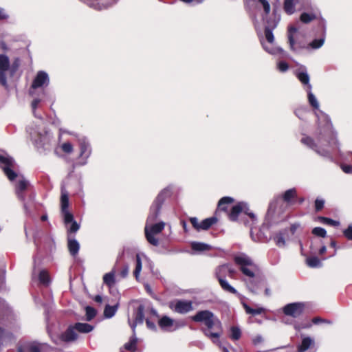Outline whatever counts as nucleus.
Segmentation results:
<instances>
[{"instance_id": "1", "label": "nucleus", "mask_w": 352, "mask_h": 352, "mask_svg": "<svg viewBox=\"0 0 352 352\" xmlns=\"http://www.w3.org/2000/svg\"><path fill=\"white\" fill-rule=\"evenodd\" d=\"M315 135L317 142L309 136L302 138L300 142L322 157H330L331 151L333 149H337L340 152V144L337 140L336 133L327 115H323L318 119V127Z\"/></svg>"}, {"instance_id": "2", "label": "nucleus", "mask_w": 352, "mask_h": 352, "mask_svg": "<svg viewBox=\"0 0 352 352\" xmlns=\"http://www.w3.org/2000/svg\"><path fill=\"white\" fill-rule=\"evenodd\" d=\"M234 261L244 276L243 281L248 289L254 294H258L265 285V280L257 274V265L244 253L234 255Z\"/></svg>"}, {"instance_id": "3", "label": "nucleus", "mask_w": 352, "mask_h": 352, "mask_svg": "<svg viewBox=\"0 0 352 352\" xmlns=\"http://www.w3.org/2000/svg\"><path fill=\"white\" fill-rule=\"evenodd\" d=\"M191 320L196 322H203L205 327L201 331L204 336L210 338L213 343H219V338L222 333V324L221 321L209 310H201L191 316Z\"/></svg>"}, {"instance_id": "4", "label": "nucleus", "mask_w": 352, "mask_h": 352, "mask_svg": "<svg viewBox=\"0 0 352 352\" xmlns=\"http://www.w3.org/2000/svg\"><path fill=\"white\" fill-rule=\"evenodd\" d=\"M28 132L39 153L46 155L55 148L56 140L45 129L38 127L28 129Z\"/></svg>"}, {"instance_id": "5", "label": "nucleus", "mask_w": 352, "mask_h": 352, "mask_svg": "<svg viewBox=\"0 0 352 352\" xmlns=\"http://www.w3.org/2000/svg\"><path fill=\"white\" fill-rule=\"evenodd\" d=\"M50 82L48 74L43 71H39L34 79L33 80L31 88L30 89V94L34 97L31 106L34 116L36 118L42 119V116L36 112V109L38 104L44 100L45 96V91H41L38 94L36 89L42 87L44 85H48Z\"/></svg>"}, {"instance_id": "6", "label": "nucleus", "mask_w": 352, "mask_h": 352, "mask_svg": "<svg viewBox=\"0 0 352 352\" xmlns=\"http://www.w3.org/2000/svg\"><path fill=\"white\" fill-rule=\"evenodd\" d=\"M17 198L23 202L26 214L31 216L35 208V195L30 190V183L25 179H20L15 186Z\"/></svg>"}, {"instance_id": "7", "label": "nucleus", "mask_w": 352, "mask_h": 352, "mask_svg": "<svg viewBox=\"0 0 352 352\" xmlns=\"http://www.w3.org/2000/svg\"><path fill=\"white\" fill-rule=\"evenodd\" d=\"M173 188V185H168L159 192L150 208L148 214L149 221L157 220L165 199L171 196Z\"/></svg>"}, {"instance_id": "8", "label": "nucleus", "mask_w": 352, "mask_h": 352, "mask_svg": "<svg viewBox=\"0 0 352 352\" xmlns=\"http://www.w3.org/2000/svg\"><path fill=\"white\" fill-rule=\"evenodd\" d=\"M155 221H149L148 217H147L144 232L147 241L154 246H157L159 245V240L154 235L160 233L164 230L165 223L163 221L153 223Z\"/></svg>"}, {"instance_id": "9", "label": "nucleus", "mask_w": 352, "mask_h": 352, "mask_svg": "<svg viewBox=\"0 0 352 352\" xmlns=\"http://www.w3.org/2000/svg\"><path fill=\"white\" fill-rule=\"evenodd\" d=\"M265 36L268 43H261L263 49L269 54L278 56L279 58L287 56V53L280 47L274 46V36L273 30L270 28H265Z\"/></svg>"}, {"instance_id": "10", "label": "nucleus", "mask_w": 352, "mask_h": 352, "mask_svg": "<svg viewBox=\"0 0 352 352\" xmlns=\"http://www.w3.org/2000/svg\"><path fill=\"white\" fill-rule=\"evenodd\" d=\"M76 137L80 150L77 164L85 166L87 164L88 159L92 153L91 145L87 137L84 135H77Z\"/></svg>"}, {"instance_id": "11", "label": "nucleus", "mask_w": 352, "mask_h": 352, "mask_svg": "<svg viewBox=\"0 0 352 352\" xmlns=\"http://www.w3.org/2000/svg\"><path fill=\"white\" fill-rule=\"evenodd\" d=\"M14 165L15 161L11 156L6 153H0V168L10 181L14 180L17 177V174L13 170Z\"/></svg>"}, {"instance_id": "12", "label": "nucleus", "mask_w": 352, "mask_h": 352, "mask_svg": "<svg viewBox=\"0 0 352 352\" xmlns=\"http://www.w3.org/2000/svg\"><path fill=\"white\" fill-rule=\"evenodd\" d=\"M285 219L284 215V209L283 206H278L277 201H272L270 204L267 214L266 219L270 223H276L282 221Z\"/></svg>"}, {"instance_id": "13", "label": "nucleus", "mask_w": 352, "mask_h": 352, "mask_svg": "<svg viewBox=\"0 0 352 352\" xmlns=\"http://www.w3.org/2000/svg\"><path fill=\"white\" fill-rule=\"evenodd\" d=\"M298 32V29L294 25H289L287 29V38L290 50L295 52H298L304 49H309L307 44L303 41L295 39V34Z\"/></svg>"}, {"instance_id": "14", "label": "nucleus", "mask_w": 352, "mask_h": 352, "mask_svg": "<svg viewBox=\"0 0 352 352\" xmlns=\"http://www.w3.org/2000/svg\"><path fill=\"white\" fill-rule=\"evenodd\" d=\"M8 80H10V59L6 54H0V84L8 89Z\"/></svg>"}, {"instance_id": "15", "label": "nucleus", "mask_w": 352, "mask_h": 352, "mask_svg": "<svg viewBox=\"0 0 352 352\" xmlns=\"http://www.w3.org/2000/svg\"><path fill=\"white\" fill-rule=\"evenodd\" d=\"M74 326H70L68 329L60 336H53L48 331V333L56 344H60L62 342H69L74 341L77 339L78 335L76 333Z\"/></svg>"}, {"instance_id": "16", "label": "nucleus", "mask_w": 352, "mask_h": 352, "mask_svg": "<svg viewBox=\"0 0 352 352\" xmlns=\"http://www.w3.org/2000/svg\"><path fill=\"white\" fill-rule=\"evenodd\" d=\"M144 305L141 304L138 305V307L134 310L133 313V320L131 322V319L129 318H128L129 324L130 325L134 334L137 325L144 322Z\"/></svg>"}, {"instance_id": "17", "label": "nucleus", "mask_w": 352, "mask_h": 352, "mask_svg": "<svg viewBox=\"0 0 352 352\" xmlns=\"http://www.w3.org/2000/svg\"><path fill=\"white\" fill-rule=\"evenodd\" d=\"M170 308L180 314H187L193 309L192 301L185 300H177L175 303L171 302Z\"/></svg>"}, {"instance_id": "18", "label": "nucleus", "mask_w": 352, "mask_h": 352, "mask_svg": "<svg viewBox=\"0 0 352 352\" xmlns=\"http://www.w3.org/2000/svg\"><path fill=\"white\" fill-rule=\"evenodd\" d=\"M189 221L192 227L198 232L201 230H208L213 224L217 221V219L214 217L205 219L201 222H199L197 217H190Z\"/></svg>"}, {"instance_id": "19", "label": "nucleus", "mask_w": 352, "mask_h": 352, "mask_svg": "<svg viewBox=\"0 0 352 352\" xmlns=\"http://www.w3.org/2000/svg\"><path fill=\"white\" fill-rule=\"evenodd\" d=\"M305 304L302 302H293L286 305L283 307V313L293 318L300 316L304 310Z\"/></svg>"}, {"instance_id": "20", "label": "nucleus", "mask_w": 352, "mask_h": 352, "mask_svg": "<svg viewBox=\"0 0 352 352\" xmlns=\"http://www.w3.org/2000/svg\"><path fill=\"white\" fill-rule=\"evenodd\" d=\"M296 76L299 81L302 84L305 90L312 89V85L310 84V77L307 73V70L305 66L300 65L295 72Z\"/></svg>"}, {"instance_id": "21", "label": "nucleus", "mask_w": 352, "mask_h": 352, "mask_svg": "<svg viewBox=\"0 0 352 352\" xmlns=\"http://www.w3.org/2000/svg\"><path fill=\"white\" fill-rule=\"evenodd\" d=\"M245 209L248 210V205L245 202H239L234 206L229 213V219L235 221L237 220L239 214L244 211Z\"/></svg>"}, {"instance_id": "22", "label": "nucleus", "mask_w": 352, "mask_h": 352, "mask_svg": "<svg viewBox=\"0 0 352 352\" xmlns=\"http://www.w3.org/2000/svg\"><path fill=\"white\" fill-rule=\"evenodd\" d=\"M175 320L167 316H163L158 321L159 327L164 331L173 332Z\"/></svg>"}, {"instance_id": "23", "label": "nucleus", "mask_w": 352, "mask_h": 352, "mask_svg": "<svg viewBox=\"0 0 352 352\" xmlns=\"http://www.w3.org/2000/svg\"><path fill=\"white\" fill-rule=\"evenodd\" d=\"M8 309V307L6 301L3 299L0 298V320L3 319V316L7 313ZM5 330L3 328L0 327V350L1 349L3 346L2 340L5 337Z\"/></svg>"}, {"instance_id": "24", "label": "nucleus", "mask_w": 352, "mask_h": 352, "mask_svg": "<svg viewBox=\"0 0 352 352\" xmlns=\"http://www.w3.org/2000/svg\"><path fill=\"white\" fill-rule=\"evenodd\" d=\"M67 248L71 256L74 257L78 254L80 244L74 236L67 237Z\"/></svg>"}, {"instance_id": "25", "label": "nucleus", "mask_w": 352, "mask_h": 352, "mask_svg": "<svg viewBox=\"0 0 352 352\" xmlns=\"http://www.w3.org/2000/svg\"><path fill=\"white\" fill-rule=\"evenodd\" d=\"M288 234V229L285 228L282 230H280L278 232L276 233L273 239L276 243V245L280 248H283L285 245V237Z\"/></svg>"}, {"instance_id": "26", "label": "nucleus", "mask_w": 352, "mask_h": 352, "mask_svg": "<svg viewBox=\"0 0 352 352\" xmlns=\"http://www.w3.org/2000/svg\"><path fill=\"white\" fill-rule=\"evenodd\" d=\"M43 249L46 254H52L56 249V244L54 239L50 236L44 238Z\"/></svg>"}, {"instance_id": "27", "label": "nucleus", "mask_w": 352, "mask_h": 352, "mask_svg": "<svg viewBox=\"0 0 352 352\" xmlns=\"http://www.w3.org/2000/svg\"><path fill=\"white\" fill-rule=\"evenodd\" d=\"M283 200L287 204H294V199L297 197V190L295 188L287 190L281 195Z\"/></svg>"}, {"instance_id": "28", "label": "nucleus", "mask_w": 352, "mask_h": 352, "mask_svg": "<svg viewBox=\"0 0 352 352\" xmlns=\"http://www.w3.org/2000/svg\"><path fill=\"white\" fill-rule=\"evenodd\" d=\"M302 0H284L283 3V9L285 12L291 15L294 14L296 11V6Z\"/></svg>"}, {"instance_id": "29", "label": "nucleus", "mask_w": 352, "mask_h": 352, "mask_svg": "<svg viewBox=\"0 0 352 352\" xmlns=\"http://www.w3.org/2000/svg\"><path fill=\"white\" fill-rule=\"evenodd\" d=\"M69 201L67 191L65 188H61L60 210L61 211L69 210Z\"/></svg>"}, {"instance_id": "30", "label": "nucleus", "mask_w": 352, "mask_h": 352, "mask_svg": "<svg viewBox=\"0 0 352 352\" xmlns=\"http://www.w3.org/2000/svg\"><path fill=\"white\" fill-rule=\"evenodd\" d=\"M314 344V340L310 337L302 338L301 344L298 346V352H305Z\"/></svg>"}, {"instance_id": "31", "label": "nucleus", "mask_w": 352, "mask_h": 352, "mask_svg": "<svg viewBox=\"0 0 352 352\" xmlns=\"http://www.w3.org/2000/svg\"><path fill=\"white\" fill-rule=\"evenodd\" d=\"M312 89H310L309 87V89L305 90L307 94V99L309 104L315 109H318L320 107L319 102L315 96V95L311 91Z\"/></svg>"}, {"instance_id": "32", "label": "nucleus", "mask_w": 352, "mask_h": 352, "mask_svg": "<svg viewBox=\"0 0 352 352\" xmlns=\"http://www.w3.org/2000/svg\"><path fill=\"white\" fill-rule=\"evenodd\" d=\"M43 344H40L36 342H30L24 344V348L27 352H41V346Z\"/></svg>"}, {"instance_id": "33", "label": "nucleus", "mask_w": 352, "mask_h": 352, "mask_svg": "<svg viewBox=\"0 0 352 352\" xmlns=\"http://www.w3.org/2000/svg\"><path fill=\"white\" fill-rule=\"evenodd\" d=\"M21 60L19 58H14L12 63H10V80H12L20 67Z\"/></svg>"}, {"instance_id": "34", "label": "nucleus", "mask_w": 352, "mask_h": 352, "mask_svg": "<svg viewBox=\"0 0 352 352\" xmlns=\"http://www.w3.org/2000/svg\"><path fill=\"white\" fill-rule=\"evenodd\" d=\"M219 283L221 288L225 292H229V293H231L233 294H236V295L239 294L238 293L237 290L234 287H233L232 285H230L226 279H220V280H219Z\"/></svg>"}, {"instance_id": "35", "label": "nucleus", "mask_w": 352, "mask_h": 352, "mask_svg": "<svg viewBox=\"0 0 352 352\" xmlns=\"http://www.w3.org/2000/svg\"><path fill=\"white\" fill-rule=\"evenodd\" d=\"M191 248L195 252H204L210 250V246L204 243L193 241L191 243Z\"/></svg>"}, {"instance_id": "36", "label": "nucleus", "mask_w": 352, "mask_h": 352, "mask_svg": "<svg viewBox=\"0 0 352 352\" xmlns=\"http://www.w3.org/2000/svg\"><path fill=\"white\" fill-rule=\"evenodd\" d=\"M74 326L76 330L80 333H89L94 329L92 325L87 323L77 322Z\"/></svg>"}, {"instance_id": "37", "label": "nucleus", "mask_w": 352, "mask_h": 352, "mask_svg": "<svg viewBox=\"0 0 352 352\" xmlns=\"http://www.w3.org/2000/svg\"><path fill=\"white\" fill-rule=\"evenodd\" d=\"M137 342H138V338L135 336V333L134 334L133 333V335L130 338L129 341L124 344V348L126 350L131 351L132 352H135L137 349Z\"/></svg>"}, {"instance_id": "38", "label": "nucleus", "mask_w": 352, "mask_h": 352, "mask_svg": "<svg viewBox=\"0 0 352 352\" xmlns=\"http://www.w3.org/2000/svg\"><path fill=\"white\" fill-rule=\"evenodd\" d=\"M142 268V263L140 254H137L135 256V268L133 271V275L136 280H138L140 272Z\"/></svg>"}, {"instance_id": "39", "label": "nucleus", "mask_w": 352, "mask_h": 352, "mask_svg": "<svg viewBox=\"0 0 352 352\" xmlns=\"http://www.w3.org/2000/svg\"><path fill=\"white\" fill-rule=\"evenodd\" d=\"M226 264H223L222 265L219 266L215 272L216 277L218 280L220 279H226V277L228 276V270Z\"/></svg>"}, {"instance_id": "40", "label": "nucleus", "mask_w": 352, "mask_h": 352, "mask_svg": "<svg viewBox=\"0 0 352 352\" xmlns=\"http://www.w3.org/2000/svg\"><path fill=\"white\" fill-rule=\"evenodd\" d=\"M234 199L231 197H223L218 203V207L220 210L226 211L227 210V206L233 203Z\"/></svg>"}, {"instance_id": "41", "label": "nucleus", "mask_w": 352, "mask_h": 352, "mask_svg": "<svg viewBox=\"0 0 352 352\" xmlns=\"http://www.w3.org/2000/svg\"><path fill=\"white\" fill-rule=\"evenodd\" d=\"M118 308V305H116L113 306L106 305L104 310V316L107 318H112L116 313Z\"/></svg>"}, {"instance_id": "42", "label": "nucleus", "mask_w": 352, "mask_h": 352, "mask_svg": "<svg viewBox=\"0 0 352 352\" xmlns=\"http://www.w3.org/2000/svg\"><path fill=\"white\" fill-rule=\"evenodd\" d=\"M103 282L105 285L109 287H111L115 284V272L112 270L111 272L107 273L103 276Z\"/></svg>"}, {"instance_id": "43", "label": "nucleus", "mask_w": 352, "mask_h": 352, "mask_svg": "<svg viewBox=\"0 0 352 352\" xmlns=\"http://www.w3.org/2000/svg\"><path fill=\"white\" fill-rule=\"evenodd\" d=\"M69 224H71L69 226V225L66 226L67 237L74 236L73 234H75L80 229V224H78L76 221H74Z\"/></svg>"}, {"instance_id": "44", "label": "nucleus", "mask_w": 352, "mask_h": 352, "mask_svg": "<svg viewBox=\"0 0 352 352\" xmlns=\"http://www.w3.org/2000/svg\"><path fill=\"white\" fill-rule=\"evenodd\" d=\"M316 19H317V16L313 12H302L300 16V21L305 24L310 23Z\"/></svg>"}, {"instance_id": "45", "label": "nucleus", "mask_w": 352, "mask_h": 352, "mask_svg": "<svg viewBox=\"0 0 352 352\" xmlns=\"http://www.w3.org/2000/svg\"><path fill=\"white\" fill-rule=\"evenodd\" d=\"M243 306L245 310V312L247 314H251L252 316L259 315L265 311V309L263 307H258L257 309H252L250 306H248L246 303H243Z\"/></svg>"}, {"instance_id": "46", "label": "nucleus", "mask_w": 352, "mask_h": 352, "mask_svg": "<svg viewBox=\"0 0 352 352\" xmlns=\"http://www.w3.org/2000/svg\"><path fill=\"white\" fill-rule=\"evenodd\" d=\"M306 261L307 265L310 267L316 268L320 267L322 266V263L320 260L316 256H311L307 258Z\"/></svg>"}, {"instance_id": "47", "label": "nucleus", "mask_w": 352, "mask_h": 352, "mask_svg": "<svg viewBox=\"0 0 352 352\" xmlns=\"http://www.w3.org/2000/svg\"><path fill=\"white\" fill-rule=\"evenodd\" d=\"M61 214L65 226H67V225H69L70 223L75 221L74 219V215L69 212V210L61 211Z\"/></svg>"}, {"instance_id": "48", "label": "nucleus", "mask_w": 352, "mask_h": 352, "mask_svg": "<svg viewBox=\"0 0 352 352\" xmlns=\"http://www.w3.org/2000/svg\"><path fill=\"white\" fill-rule=\"evenodd\" d=\"M324 36H322L320 38L314 39L309 44H308L307 46H309V49L310 47L314 50L319 49L323 45L324 43Z\"/></svg>"}, {"instance_id": "49", "label": "nucleus", "mask_w": 352, "mask_h": 352, "mask_svg": "<svg viewBox=\"0 0 352 352\" xmlns=\"http://www.w3.org/2000/svg\"><path fill=\"white\" fill-rule=\"evenodd\" d=\"M38 279L41 283L47 285L50 282V276L45 270H41L38 274Z\"/></svg>"}, {"instance_id": "50", "label": "nucleus", "mask_w": 352, "mask_h": 352, "mask_svg": "<svg viewBox=\"0 0 352 352\" xmlns=\"http://www.w3.org/2000/svg\"><path fill=\"white\" fill-rule=\"evenodd\" d=\"M230 338L233 340H238L241 336V331L238 327H231L230 328Z\"/></svg>"}, {"instance_id": "51", "label": "nucleus", "mask_w": 352, "mask_h": 352, "mask_svg": "<svg viewBox=\"0 0 352 352\" xmlns=\"http://www.w3.org/2000/svg\"><path fill=\"white\" fill-rule=\"evenodd\" d=\"M86 311V320L91 321L96 316V310L90 306H87L85 308Z\"/></svg>"}, {"instance_id": "52", "label": "nucleus", "mask_w": 352, "mask_h": 352, "mask_svg": "<svg viewBox=\"0 0 352 352\" xmlns=\"http://www.w3.org/2000/svg\"><path fill=\"white\" fill-rule=\"evenodd\" d=\"M278 21L279 19H276L275 16L274 19L270 18L266 20V25L265 28H271V30H274L276 28Z\"/></svg>"}, {"instance_id": "53", "label": "nucleus", "mask_w": 352, "mask_h": 352, "mask_svg": "<svg viewBox=\"0 0 352 352\" xmlns=\"http://www.w3.org/2000/svg\"><path fill=\"white\" fill-rule=\"evenodd\" d=\"M312 234L320 237L324 238L327 235V231L321 227H316L312 230Z\"/></svg>"}, {"instance_id": "54", "label": "nucleus", "mask_w": 352, "mask_h": 352, "mask_svg": "<svg viewBox=\"0 0 352 352\" xmlns=\"http://www.w3.org/2000/svg\"><path fill=\"white\" fill-rule=\"evenodd\" d=\"M320 221L322 223L324 224H327L332 226H338L340 225V222L338 221H335L332 219L327 217H320Z\"/></svg>"}, {"instance_id": "55", "label": "nucleus", "mask_w": 352, "mask_h": 352, "mask_svg": "<svg viewBox=\"0 0 352 352\" xmlns=\"http://www.w3.org/2000/svg\"><path fill=\"white\" fill-rule=\"evenodd\" d=\"M61 148L64 153L67 154L72 153L74 151L73 145L69 142H64L61 145Z\"/></svg>"}, {"instance_id": "56", "label": "nucleus", "mask_w": 352, "mask_h": 352, "mask_svg": "<svg viewBox=\"0 0 352 352\" xmlns=\"http://www.w3.org/2000/svg\"><path fill=\"white\" fill-rule=\"evenodd\" d=\"M34 243L35 245H36V249H37V254L36 256L34 258V272H35V270H36V260L37 259H39L40 256H41L42 254H43V250L41 249V247H38V244H37V241H36V238L34 237Z\"/></svg>"}, {"instance_id": "57", "label": "nucleus", "mask_w": 352, "mask_h": 352, "mask_svg": "<svg viewBox=\"0 0 352 352\" xmlns=\"http://www.w3.org/2000/svg\"><path fill=\"white\" fill-rule=\"evenodd\" d=\"M258 2L263 6L264 12L267 15L270 12V5L267 0H258Z\"/></svg>"}, {"instance_id": "58", "label": "nucleus", "mask_w": 352, "mask_h": 352, "mask_svg": "<svg viewBox=\"0 0 352 352\" xmlns=\"http://www.w3.org/2000/svg\"><path fill=\"white\" fill-rule=\"evenodd\" d=\"M324 201L323 199H318L317 198L315 201V209L316 211H320L321 210L323 207H324Z\"/></svg>"}, {"instance_id": "59", "label": "nucleus", "mask_w": 352, "mask_h": 352, "mask_svg": "<svg viewBox=\"0 0 352 352\" xmlns=\"http://www.w3.org/2000/svg\"><path fill=\"white\" fill-rule=\"evenodd\" d=\"M312 322L314 324H321V323L331 324V322L330 320H326V319H323V318H320V317H315V318H314L312 319Z\"/></svg>"}, {"instance_id": "60", "label": "nucleus", "mask_w": 352, "mask_h": 352, "mask_svg": "<svg viewBox=\"0 0 352 352\" xmlns=\"http://www.w3.org/2000/svg\"><path fill=\"white\" fill-rule=\"evenodd\" d=\"M186 324L184 320H175L174 326L173 327V331H175L182 327H185Z\"/></svg>"}, {"instance_id": "61", "label": "nucleus", "mask_w": 352, "mask_h": 352, "mask_svg": "<svg viewBox=\"0 0 352 352\" xmlns=\"http://www.w3.org/2000/svg\"><path fill=\"white\" fill-rule=\"evenodd\" d=\"M278 69L281 72H285L289 69L288 64L285 61H280L278 63Z\"/></svg>"}, {"instance_id": "62", "label": "nucleus", "mask_w": 352, "mask_h": 352, "mask_svg": "<svg viewBox=\"0 0 352 352\" xmlns=\"http://www.w3.org/2000/svg\"><path fill=\"white\" fill-rule=\"evenodd\" d=\"M344 235L349 240L352 241V224L349 225L348 228L346 230H344Z\"/></svg>"}, {"instance_id": "63", "label": "nucleus", "mask_w": 352, "mask_h": 352, "mask_svg": "<svg viewBox=\"0 0 352 352\" xmlns=\"http://www.w3.org/2000/svg\"><path fill=\"white\" fill-rule=\"evenodd\" d=\"M129 272V265H125L123 267L122 270L120 271V276L122 278H124L128 276Z\"/></svg>"}, {"instance_id": "64", "label": "nucleus", "mask_w": 352, "mask_h": 352, "mask_svg": "<svg viewBox=\"0 0 352 352\" xmlns=\"http://www.w3.org/2000/svg\"><path fill=\"white\" fill-rule=\"evenodd\" d=\"M146 324L149 329L153 331L157 330L155 324L153 322L151 321L149 319H146Z\"/></svg>"}]
</instances>
